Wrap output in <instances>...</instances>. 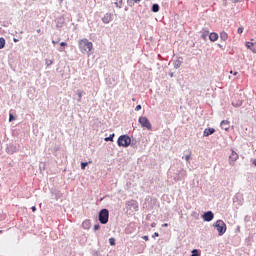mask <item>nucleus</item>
<instances>
[{
    "label": "nucleus",
    "instance_id": "obj_34",
    "mask_svg": "<svg viewBox=\"0 0 256 256\" xmlns=\"http://www.w3.org/2000/svg\"><path fill=\"white\" fill-rule=\"evenodd\" d=\"M135 111H141V105H137Z\"/></svg>",
    "mask_w": 256,
    "mask_h": 256
},
{
    "label": "nucleus",
    "instance_id": "obj_2",
    "mask_svg": "<svg viewBox=\"0 0 256 256\" xmlns=\"http://www.w3.org/2000/svg\"><path fill=\"white\" fill-rule=\"evenodd\" d=\"M215 229L218 232V235L221 237L227 232V224L223 220H217L214 224Z\"/></svg>",
    "mask_w": 256,
    "mask_h": 256
},
{
    "label": "nucleus",
    "instance_id": "obj_26",
    "mask_svg": "<svg viewBox=\"0 0 256 256\" xmlns=\"http://www.w3.org/2000/svg\"><path fill=\"white\" fill-rule=\"evenodd\" d=\"M45 63L47 67H50V65L53 63V60L46 59Z\"/></svg>",
    "mask_w": 256,
    "mask_h": 256
},
{
    "label": "nucleus",
    "instance_id": "obj_16",
    "mask_svg": "<svg viewBox=\"0 0 256 256\" xmlns=\"http://www.w3.org/2000/svg\"><path fill=\"white\" fill-rule=\"evenodd\" d=\"M220 39H221V41H227V39H229V34H227V32H225V31L221 32Z\"/></svg>",
    "mask_w": 256,
    "mask_h": 256
},
{
    "label": "nucleus",
    "instance_id": "obj_4",
    "mask_svg": "<svg viewBox=\"0 0 256 256\" xmlns=\"http://www.w3.org/2000/svg\"><path fill=\"white\" fill-rule=\"evenodd\" d=\"M99 221L102 225H107V223H109V210L102 209L99 212Z\"/></svg>",
    "mask_w": 256,
    "mask_h": 256
},
{
    "label": "nucleus",
    "instance_id": "obj_8",
    "mask_svg": "<svg viewBox=\"0 0 256 256\" xmlns=\"http://www.w3.org/2000/svg\"><path fill=\"white\" fill-rule=\"evenodd\" d=\"M214 217H215V214H213L211 211L204 213L202 216L203 221H207V222L213 221Z\"/></svg>",
    "mask_w": 256,
    "mask_h": 256
},
{
    "label": "nucleus",
    "instance_id": "obj_35",
    "mask_svg": "<svg viewBox=\"0 0 256 256\" xmlns=\"http://www.w3.org/2000/svg\"><path fill=\"white\" fill-rule=\"evenodd\" d=\"M243 0H232V3H241Z\"/></svg>",
    "mask_w": 256,
    "mask_h": 256
},
{
    "label": "nucleus",
    "instance_id": "obj_25",
    "mask_svg": "<svg viewBox=\"0 0 256 256\" xmlns=\"http://www.w3.org/2000/svg\"><path fill=\"white\" fill-rule=\"evenodd\" d=\"M88 165H89L88 162H82V163H81V169H82V170H85V167H87Z\"/></svg>",
    "mask_w": 256,
    "mask_h": 256
},
{
    "label": "nucleus",
    "instance_id": "obj_10",
    "mask_svg": "<svg viewBox=\"0 0 256 256\" xmlns=\"http://www.w3.org/2000/svg\"><path fill=\"white\" fill-rule=\"evenodd\" d=\"M215 133L214 128H206L203 132V137H209V135H213Z\"/></svg>",
    "mask_w": 256,
    "mask_h": 256
},
{
    "label": "nucleus",
    "instance_id": "obj_1",
    "mask_svg": "<svg viewBox=\"0 0 256 256\" xmlns=\"http://www.w3.org/2000/svg\"><path fill=\"white\" fill-rule=\"evenodd\" d=\"M78 47L81 53H87V55H92L93 53V42L87 40V38L78 41Z\"/></svg>",
    "mask_w": 256,
    "mask_h": 256
},
{
    "label": "nucleus",
    "instance_id": "obj_20",
    "mask_svg": "<svg viewBox=\"0 0 256 256\" xmlns=\"http://www.w3.org/2000/svg\"><path fill=\"white\" fill-rule=\"evenodd\" d=\"M201 37H202L204 40L207 39V37H209V31L204 30V31L202 32Z\"/></svg>",
    "mask_w": 256,
    "mask_h": 256
},
{
    "label": "nucleus",
    "instance_id": "obj_15",
    "mask_svg": "<svg viewBox=\"0 0 256 256\" xmlns=\"http://www.w3.org/2000/svg\"><path fill=\"white\" fill-rule=\"evenodd\" d=\"M83 229H91V220H84L82 223Z\"/></svg>",
    "mask_w": 256,
    "mask_h": 256
},
{
    "label": "nucleus",
    "instance_id": "obj_43",
    "mask_svg": "<svg viewBox=\"0 0 256 256\" xmlns=\"http://www.w3.org/2000/svg\"><path fill=\"white\" fill-rule=\"evenodd\" d=\"M162 227H169V224L164 223V224H162Z\"/></svg>",
    "mask_w": 256,
    "mask_h": 256
},
{
    "label": "nucleus",
    "instance_id": "obj_27",
    "mask_svg": "<svg viewBox=\"0 0 256 256\" xmlns=\"http://www.w3.org/2000/svg\"><path fill=\"white\" fill-rule=\"evenodd\" d=\"M126 233L127 235H131V233H133V230H131L130 227L126 228Z\"/></svg>",
    "mask_w": 256,
    "mask_h": 256
},
{
    "label": "nucleus",
    "instance_id": "obj_37",
    "mask_svg": "<svg viewBox=\"0 0 256 256\" xmlns=\"http://www.w3.org/2000/svg\"><path fill=\"white\" fill-rule=\"evenodd\" d=\"M230 74H231V75H239L238 72H234V73H233V70L230 71Z\"/></svg>",
    "mask_w": 256,
    "mask_h": 256
},
{
    "label": "nucleus",
    "instance_id": "obj_32",
    "mask_svg": "<svg viewBox=\"0 0 256 256\" xmlns=\"http://www.w3.org/2000/svg\"><path fill=\"white\" fill-rule=\"evenodd\" d=\"M9 121H15V116H13V114L9 115Z\"/></svg>",
    "mask_w": 256,
    "mask_h": 256
},
{
    "label": "nucleus",
    "instance_id": "obj_33",
    "mask_svg": "<svg viewBox=\"0 0 256 256\" xmlns=\"http://www.w3.org/2000/svg\"><path fill=\"white\" fill-rule=\"evenodd\" d=\"M60 47H67V43L66 42H61Z\"/></svg>",
    "mask_w": 256,
    "mask_h": 256
},
{
    "label": "nucleus",
    "instance_id": "obj_49",
    "mask_svg": "<svg viewBox=\"0 0 256 256\" xmlns=\"http://www.w3.org/2000/svg\"><path fill=\"white\" fill-rule=\"evenodd\" d=\"M0 233H3V230H0Z\"/></svg>",
    "mask_w": 256,
    "mask_h": 256
},
{
    "label": "nucleus",
    "instance_id": "obj_28",
    "mask_svg": "<svg viewBox=\"0 0 256 256\" xmlns=\"http://www.w3.org/2000/svg\"><path fill=\"white\" fill-rule=\"evenodd\" d=\"M109 243H110V245L114 246L115 245V238H110Z\"/></svg>",
    "mask_w": 256,
    "mask_h": 256
},
{
    "label": "nucleus",
    "instance_id": "obj_51",
    "mask_svg": "<svg viewBox=\"0 0 256 256\" xmlns=\"http://www.w3.org/2000/svg\"><path fill=\"white\" fill-rule=\"evenodd\" d=\"M171 77H173V74H170Z\"/></svg>",
    "mask_w": 256,
    "mask_h": 256
},
{
    "label": "nucleus",
    "instance_id": "obj_23",
    "mask_svg": "<svg viewBox=\"0 0 256 256\" xmlns=\"http://www.w3.org/2000/svg\"><path fill=\"white\" fill-rule=\"evenodd\" d=\"M201 254H199V250L194 249L192 250V255L191 256H200Z\"/></svg>",
    "mask_w": 256,
    "mask_h": 256
},
{
    "label": "nucleus",
    "instance_id": "obj_6",
    "mask_svg": "<svg viewBox=\"0 0 256 256\" xmlns=\"http://www.w3.org/2000/svg\"><path fill=\"white\" fill-rule=\"evenodd\" d=\"M126 206L132 211H139V202H137L136 200L127 201Z\"/></svg>",
    "mask_w": 256,
    "mask_h": 256
},
{
    "label": "nucleus",
    "instance_id": "obj_46",
    "mask_svg": "<svg viewBox=\"0 0 256 256\" xmlns=\"http://www.w3.org/2000/svg\"><path fill=\"white\" fill-rule=\"evenodd\" d=\"M252 163H253V165H255V167H256V160H253V162H252Z\"/></svg>",
    "mask_w": 256,
    "mask_h": 256
},
{
    "label": "nucleus",
    "instance_id": "obj_36",
    "mask_svg": "<svg viewBox=\"0 0 256 256\" xmlns=\"http://www.w3.org/2000/svg\"><path fill=\"white\" fill-rule=\"evenodd\" d=\"M142 239H144V241H149V236H142Z\"/></svg>",
    "mask_w": 256,
    "mask_h": 256
},
{
    "label": "nucleus",
    "instance_id": "obj_47",
    "mask_svg": "<svg viewBox=\"0 0 256 256\" xmlns=\"http://www.w3.org/2000/svg\"><path fill=\"white\" fill-rule=\"evenodd\" d=\"M37 33H41V29L36 30Z\"/></svg>",
    "mask_w": 256,
    "mask_h": 256
},
{
    "label": "nucleus",
    "instance_id": "obj_21",
    "mask_svg": "<svg viewBox=\"0 0 256 256\" xmlns=\"http://www.w3.org/2000/svg\"><path fill=\"white\" fill-rule=\"evenodd\" d=\"M135 3H141V0H128V5H135Z\"/></svg>",
    "mask_w": 256,
    "mask_h": 256
},
{
    "label": "nucleus",
    "instance_id": "obj_5",
    "mask_svg": "<svg viewBox=\"0 0 256 256\" xmlns=\"http://www.w3.org/2000/svg\"><path fill=\"white\" fill-rule=\"evenodd\" d=\"M138 123H140V125L143 129H147L148 131H151L152 125H151V122L149 121V119H147V117L141 116L138 119Z\"/></svg>",
    "mask_w": 256,
    "mask_h": 256
},
{
    "label": "nucleus",
    "instance_id": "obj_29",
    "mask_svg": "<svg viewBox=\"0 0 256 256\" xmlns=\"http://www.w3.org/2000/svg\"><path fill=\"white\" fill-rule=\"evenodd\" d=\"M99 229H101L99 224L94 225V231H99Z\"/></svg>",
    "mask_w": 256,
    "mask_h": 256
},
{
    "label": "nucleus",
    "instance_id": "obj_40",
    "mask_svg": "<svg viewBox=\"0 0 256 256\" xmlns=\"http://www.w3.org/2000/svg\"><path fill=\"white\" fill-rule=\"evenodd\" d=\"M174 181H181V178H179V177H174Z\"/></svg>",
    "mask_w": 256,
    "mask_h": 256
},
{
    "label": "nucleus",
    "instance_id": "obj_44",
    "mask_svg": "<svg viewBox=\"0 0 256 256\" xmlns=\"http://www.w3.org/2000/svg\"><path fill=\"white\" fill-rule=\"evenodd\" d=\"M13 41H14V43L19 42V40H18V39H16V38H14V39H13Z\"/></svg>",
    "mask_w": 256,
    "mask_h": 256
},
{
    "label": "nucleus",
    "instance_id": "obj_38",
    "mask_svg": "<svg viewBox=\"0 0 256 256\" xmlns=\"http://www.w3.org/2000/svg\"><path fill=\"white\" fill-rule=\"evenodd\" d=\"M151 227H152V228L157 227V223L153 222V223L151 224Z\"/></svg>",
    "mask_w": 256,
    "mask_h": 256
},
{
    "label": "nucleus",
    "instance_id": "obj_41",
    "mask_svg": "<svg viewBox=\"0 0 256 256\" xmlns=\"http://www.w3.org/2000/svg\"><path fill=\"white\" fill-rule=\"evenodd\" d=\"M32 211H33V213H35L37 211V208L35 206H33Z\"/></svg>",
    "mask_w": 256,
    "mask_h": 256
},
{
    "label": "nucleus",
    "instance_id": "obj_24",
    "mask_svg": "<svg viewBox=\"0 0 256 256\" xmlns=\"http://www.w3.org/2000/svg\"><path fill=\"white\" fill-rule=\"evenodd\" d=\"M113 137H115V134H111L109 137H106L105 141H113Z\"/></svg>",
    "mask_w": 256,
    "mask_h": 256
},
{
    "label": "nucleus",
    "instance_id": "obj_48",
    "mask_svg": "<svg viewBox=\"0 0 256 256\" xmlns=\"http://www.w3.org/2000/svg\"><path fill=\"white\" fill-rule=\"evenodd\" d=\"M116 7H119V4H118V3H116Z\"/></svg>",
    "mask_w": 256,
    "mask_h": 256
},
{
    "label": "nucleus",
    "instance_id": "obj_12",
    "mask_svg": "<svg viewBox=\"0 0 256 256\" xmlns=\"http://www.w3.org/2000/svg\"><path fill=\"white\" fill-rule=\"evenodd\" d=\"M209 39H210V41H212V43H215V41H217V39H219V34L212 32L209 35Z\"/></svg>",
    "mask_w": 256,
    "mask_h": 256
},
{
    "label": "nucleus",
    "instance_id": "obj_39",
    "mask_svg": "<svg viewBox=\"0 0 256 256\" xmlns=\"http://www.w3.org/2000/svg\"><path fill=\"white\" fill-rule=\"evenodd\" d=\"M52 43H53V45H57V43H59V40H57V41L53 40Z\"/></svg>",
    "mask_w": 256,
    "mask_h": 256
},
{
    "label": "nucleus",
    "instance_id": "obj_11",
    "mask_svg": "<svg viewBox=\"0 0 256 256\" xmlns=\"http://www.w3.org/2000/svg\"><path fill=\"white\" fill-rule=\"evenodd\" d=\"M221 129H224V131H229V121L228 120H223L220 123Z\"/></svg>",
    "mask_w": 256,
    "mask_h": 256
},
{
    "label": "nucleus",
    "instance_id": "obj_45",
    "mask_svg": "<svg viewBox=\"0 0 256 256\" xmlns=\"http://www.w3.org/2000/svg\"><path fill=\"white\" fill-rule=\"evenodd\" d=\"M59 51H60V52H63V51H65V49H63V48H60V49H59Z\"/></svg>",
    "mask_w": 256,
    "mask_h": 256
},
{
    "label": "nucleus",
    "instance_id": "obj_9",
    "mask_svg": "<svg viewBox=\"0 0 256 256\" xmlns=\"http://www.w3.org/2000/svg\"><path fill=\"white\" fill-rule=\"evenodd\" d=\"M247 49H251L252 53H256V42H246Z\"/></svg>",
    "mask_w": 256,
    "mask_h": 256
},
{
    "label": "nucleus",
    "instance_id": "obj_13",
    "mask_svg": "<svg viewBox=\"0 0 256 256\" xmlns=\"http://www.w3.org/2000/svg\"><path fill=\"white\" fill-rule=\"evenodd\" d=\"M112 16H111V14H109V13H107L103 18H102V21H103V23H111V21H112Z\"/></svg>",
    "mask_w": 256,
    "mask_h": 256
},
{
    "label": "nucleus",
    "instance_id": "obj_42",
    "mask_svg": "<svg viewBox=\"0 0 256 256\" xmlns=\"http://www.w3.org/2000/svg\"><path fill=\"white\" fill-rule=\"evenodd\" d=\"M152 237H159V233L155 232Z\"/></svg>",
    "mask_w": 256,
    "mask_h": 256
},
{
    "label": "nucleus",
    "instance_id": "obj_3",
    "mask_svg": "<svg viewBox=\"0 0 256 256\" xmlns=\"http://www.w3.org/2000/svg\"><path fill=\"white\" fill-rule=\"evenodd\" d=\"M117 144L119 147H129V145H131V137L127 135H121L117 140Z\"/></svg>",
    "mask_w": 256,
    "mask_h": 256
},
{
    "label": "nucleus",
    "instance_id": "obj_30",
    "mask_svg": "<svg viewBox=\"0 0 256 256\" xmlns=\"http://www.w3.org/2000/svg\"><path fill=\"white\" fill-rule=\"evenodd\" d=\"M191 159V154H188L185 156V161L189 162Z\"/></svg>",
    "mask_w": 256,
    "mask_h": 256
},
{
    "label": "nucleus",
    "instance_id": "obj_22",
    "mask_svg": "<svg viewBox=\"0 0 256 256\" xmlns=\"http://www.w3.org/2000/svg\"><path fill=\"white\" fill-rule=\"evenodd\" d=\"M5 47V38H0V49Z\"/></svg>",
    "mask_w": 256,
    "mask_h": 256
},
{
    "label": "nucleus",
    "instance_id": "obj_18",
    "mask_svg": "<svg viewBox=\"0 0 256 256\" xmlns=\"http://www.w3.org/2000/svg\"><path fill=\"white\" fill-rule=\"evenodd\" d=\"M152 11L153 13H159V4H153Z\"/></svg>",
    "mask_w": 256,
    "mask_h": 256
},
{
    "label": "nucleus",
    "instance_id": "obj_50",
    "mask_svg": "<svg viewBox=\"0 0 256 256\" xmlns=\"http://www.w3.org/2000/svg\"><path fill=\"white\" fill-rule=\"evenodd\" d=\"M60 1H61V3H63L64 0H60Z\"/></svg>",
    "mask_w": 256,
    "mask_h": 256
},
{
    "label": "nucleus",
    "instance_id": "obj_17",
    "mask_svg": "<svg viewBox=\"0 0 256 256\" xmlns=\"http://www.w3.org/2000/svg\"><path fill=\"white\" fill-rule=\"evenodd\" d=\"M233 107H241L243 105V100H238L237 102H232Z\"/></svg>",
    "mask_w": 256,
    "mask_h": 256
},
{
    "label": "nucleus",
    "instance_id": "obj_19",
    "mask_svg": "<svg viewBox=\"0 0 256 256\" xmlns=\"http://www.w3.org/2000/svg\"><path fill=\"white\" fill-rule=\"evenodd\" d=\"M77 95H78V103H81V99L83 97V91L82 90H77Z\"/></svg>",
    "mask_w": 256,
    "mask_h": 256
},
{
    "label": "nucleus",
    "instance_id": "obj_7",
    "mask_svg": "<svg viewBox=\"0 0 256 256\" xmlns=\"http://www.w3.org/2000/svg\"><path fill=\"white\" fill-rule=\"evenodd\" d=\"M237 159H239V154H237L235 151H232L231 155L229 156V163L232 167L235 165V161H237Z\"/></svg>",
    "mask_w": 256,
    "mask_h": 256
},
{
    "label": "nucleus",
    "instance_id": "obj_31",
    "mask_svg": "<svg viewBox=\"0 0 256 256\" xmlns=\"http://www.w3.org/2000/svg\"><path fill=\"white\" fill-rule=\"evenodd\" d=\"M237 33H238L239 35H241V33H243V27H239L238 30H237Z\"/></svg>",
    "mask_w": 256,
    "mask_h": 256
},
{
    "label": "nucleus",
    "instance_id": "obj_14",
    "mask_svg": "<svg viewBox=\"0 0 256 256\" xmlns=\"http://www.w3.org/2000/svg\"><path fill=\"white\" fill-rule=\"evenodd\" d=\"M181 65H183V58H178V59L174 62V68H175V69H179V67H181Z\"/></svg>",
    "mask_w": 256,
    "mask_h": 256
}]
</instances>
